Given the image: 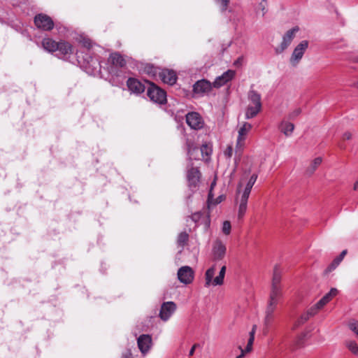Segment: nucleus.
<instances>
[{
	"instance_id": "nucleus-40",
	"label": "nucleus",
	"mask_w": 358,
	"mask_h": 358,
	"mask_svg": "<svg viewBox=\"0 0 358 358\" xmlns=\"http://www.w3.org/2000/svg\"><path fill=\"white\" fill-rule=\"evenodd\" d=\"M346 253H347V250L342 251V252L340 254V255L338 257H337L335 259V260L336 262H338V264H340L341 262V261L343 260V259L344 258V257L346 255Z\"/></svg>"
},
{
	"instance_id": "nucleus-43",
	"label": "nucleus",
	"mask_w": 358,
	"mask_h": 358,
	"mask_svg": "<svg viewBox=\"0 0 358 358\" xmlns=\"http://www.w3.org/2000/svg\"><path fill=\"white\" fill-rule=\"evenodd\" d=\"M200 216H201V213H194V215H192V220L194 222H197V220L199 219Z\"/></svg>"
},
{
	"instance_id": "nucleus-23",
	"label": "nucleus",
	"mask_w": 358,
	"mask_h": 358,
	"mask_svg": "<svg viewBox=\"0 0 358 358\" xmlns=\"http://www.w3.org/2000/svg\"><path fill=\"white\" fill-rule=\"evenodd\" d=\"M139 350L143 354H145L150 348L152 338L149 335L143 334L137 341Z\"/></svg>"
},
{
	"instance_id": "nucleus-48",
	"label": "nucleus",
	"mask_w": 358,
	"mask_h": 358,
	"mask_svg": "<svg viewBox=\"0 0 358 358\" xmlns=\"http://www.w3.org/2000/svg\"><path fill=\"white\" fill-rule=\"evenodd\" d=\"M260 6H262V11H263V15L265 14V11H264V6L262 5V3H260Z\"/></svg>"
},
{
	"instance_id": "nucleus-34",
	"label": "nucleus",
	"mask_w": 358,
	"mask_h": 358,
	"mask_svg": "<svg viewBox=\"0 0 358 358\" xmlns=\"http://www.w3.org/2000/svg\"><path fill=\"white\" fill-rule=\"evenodd\" d=\"M231 223L229 221H224L222 224V231L225 235H229L231 232Z\"/></svg>"
},
{
	"instance_id": "nucleus-8",
	"label": "nucleus",
	"mask_w": 358,
	"mask_h": 358,
	"mask_svg": "<svg viewBox=\"0 0 358 358\" xmlns=\"http://www.w3.org/2000/svg\"><path fill=\"white\" fill-rule=\"evenodd\" d=\"M308 47V41L303 40L301 41L294 49V51L289 59V62L293 66L298 65Z\"/></svg>"
},
{
	"instance_id": "nucleus-21",
	"label": "nucleus",
	"mask_w": 358,
	"mask_h": 358,
	"mask_svg": "<svg viewBox=\"0 0 358 358\" xmlns=\"http://www.w3.org/2000/svg\"><path fill=\"white\" fill-rule=\"evenodd\" d=\"M257 326L253 325L251 331H250V336L248 341L247 346L245 349L242 348L241 345L238 346V350H241V354L236 357V358H243L245 353L251 352L252 349V345L255 340V334L256 332Z\"/></svg>"
},
{
	"instance_id": "nucleus-6",
	"label": "nucleus",
	"mask_w": 358,
	"mask_h": 358,
	"mask_svg": "<svg viewBox=\"0 0 358 358\" xmlns=\"http://www.w3.org/2000/svg\"><path fill=\"white\" fill-rule=\"evenodd\" d=\"M147 95L150 99L158 104H164L166 102V93L153 83H149Z\"/></svg>"
},
{
	"instance_id": "nucleus-27",
	"label": "nucleus",
	"mask_w": 358,
	"mask_h": 358,
	"mask_svg": "<svg viewBox=\"0 0 358 358\" xmlns=\"http://www.w3.org/2000/svg\"><path fill=\"white\" fill-rule=\"evenodd\" d=\"M262 106L248 105L245 110V118L249 120L255 117L261 111Z\"/></svg>"
},
{
	"instance_id": "nucleus-49",
	"label": "nucleus",
	"mask_w": 358,
	"mask_h": 358,
	"mask_svg": "<svg viewBox=\"0 0 358 358\" xmlns=\"http://www.w3.org/2000/svg\"><path fill=\"white\" fill-rule=\"evenodd\" d=\"M210 224V221H208L207 223H206V226L208 227Z\"/></svg>"
},
{
	"instance_id": "nucleus-46",
	"label": "nucleus",
	"mask_w": 358,
	"mask_h": 358,
	"mask_svg": "<svg viewBox=\"0 0 358 358\" xmlns=\"http://www.w3.org/2000/svg\"><path fill=\"white\" fill-rule=\"evenodd\" d=\"M354 190H355V191L358 190V180L355 182Z\"/></svg>"
},
{
	"instance_id": "nucleus-9",
	"label": "nucleus",
	"mask_w": 358,
	"mask_h": 358,
	"mask_svg": "<svg viewBox=\"0 0 358 358\" xmlns=\"http://www.w3.org/2000/svg\"><path fill=\"white\" fill-rule=\"evenodd\" d=\"M299 27H294L291 29L288 30L284 34L280 45L275 49V52L277 54L282 53L285 50H286L288 48V46L291 44L292 41H293L295 34L299 31Z\"/></svg>"
},
{
	"instance_id": "nucleus-32",
	"label": "nucleus",
	"mask_w": 358,
	"mask_h": 358,
	"mask_svg": "<svg viewBox=\"0 0 358 358\" xmlns=\"http://www.w3.org/2000/svg\"><path fill=\"white\" fill-rule=\"evenodd\" d=\"M345 345L352 353L358 356V345L355 341H346Z\"/></svg>"
},
{
	"instance_id": "nucleus-10",
	"label": "nucleus",
	"mask_w": 358,
	"mask_h": 358,
	"mask_svg": "<svg viewBox=\"0 0 358 358\" xmlns=\"http://www.w3.org/2000/svg\"><path fill=\"white\" fill-rule=\"evenodd\" d=\"M201 173L198 168L192 167L187 170V180L189 188L195 191L200 182Z\"/></svg>"
},
{
	"instance_id": "nucleus-33",
	"label": "nucleus",
	"mask_w": 358,
	"mask_h": 358,
	"mask_svg": "<svg viewBox=\"0 0 358 358\" xmlns=\"http://www.w3.org/2000/svg\"><path fill=\"white\" fill-rule=\"evenodd\" d=\"M215 3L218 5L220 8L221 12H225L229 5L230 0H214Z\"/></svg>"
},
{
	"instance_id": "nucleus-50",
	"label": "nucleus",
	"mask_w": 358,
	"mask_h": 358,
	"mask_svg": "<svg viewBox=\"0 0 358 358\" xmlns=\"http://www.w3.org/2000/svg\"><path fill=\"white\" fill-rule=\"evenodd\" d=\"M339 146H340V148H344V147H343L342 145H340Z\"/></svg>"
},
{
	"instance_id": "nucleus-39",
	"label": "nucleus",
	"mask_w": 358,
	"mask_h": 358,
	"mask_svg": "<svg viewBox=\"0 0 358 358\" xmlns=\"http://www.w3.org/2000/svg\"><path fill=\"white\" fill-rule=\"evenodd\" d=\"M145 71L148 74H151L153 76H155L157 73V69L152 65L146 66Z\"/></svg>"
},
{
	"instance_id": "nucleus-12",
	"label": "nucleus",
	"mask_w": 358,
	"mask_h": 358,
	"mask_svg": "<svg viewBox=\"0 0 358 358\" xmlns=\"http://www.w3.org/2000/svg\"><path fill=\"white\" fill-rule=\"evenodd\" d=\"M177 275L179 281L185 285L190 284L194 278V272L189 266L180 267L178 271Z\"/></svg>"
},
{
	"instance_id": "nucleus-31",
	"label": "nucleus",
	"mask_w": 358,
	"mask_h": 358,
	"mask_svg": "<svg viewBox=\"0 0 358 358\" xmlns=\"http://www.w3.org/2000/svg\"><path fill=\"white\" fill-rule=\"evenodd\" d=\"M322 161V160L321 157H316L315 159H314L310 166L308 168L307 172L309 174L313 173L316 169L321 164Z\"/></svg>"
},
{
	"instance_id": "nucleus-17",
	"label": "nucleus",
	"mask_w": 358,
	"mask_h": 358,
	"mask_svg": "<svg viewBox=\"0 0 358 358\" xmlns=\"http://www.w3.org/2000/svg\"><path fill=\"white\" fill-rule=\"evenodd\" d=\"M235 71L234 70H227L224 73H223L221 76L217 77L214 82L213 83V87L215 88H219L225 84H227L229 81L231 80L235 76Z\"/></svg>"
},
{
	"instance_id": "nucleus-35",
	"label": "nucleus",
	"mask_w": 358,
	"mask_h": 358,
	"mask_svg": "<svg viewBox=\"0 0 358 358\" xmlns=\"http://www.w3.org/2000/svg\"><path fill=\"white\" fill-rule=\"evenodd\" d=\"M301 113V109L300 108H295L294 110L290 112L288 115V118L289 120H294L296 117H298Z\"/></svg>"
},
{
	"instance_id": "nucleus-11",
	"label": "nucleus",
	"mask_w": 358,
	"mask_h": 358,
	"mask_svg": "<svg viewBox=\"0 0 358 358\" xmlns=\"http://www.w3.org/2000/svg\"><path fill=\"white\" fill-rule=\"evenodd\" d=\"M56 52H57V55L59 58L67 59L74 52V49L73 45L68 41L60 40Z\"/></svg>"
},
{
	"instance_id": "nucleus-15",
	"label": "nucleus",
	"mask_w": 358,
	"mask_h": 358,
	"mask_svg": "<svg viewBox=\"0 0 358 358\" xmlns=\"http://www.w3.org/2000/svg\"><path fill=\"white\" fill-rule=\"evenodd\" d=\"M176 310V305L173 301L162 303L159 311V317L164 322L167 321Z\"/></svg>"
},
{
	"instance_id": "nucleus-37",
	"label": "nucleus",
	"mask_w": 358,
	"mask_h": 358,
	"mask_svg": "<svg viewBox=\"0 0 358 358\" xmlns=\"http://www.w3.org/2000/svg\"><path fill=\"white\" fill-rule=\"evenodd\" d=\"M339 265V264L338 263V262H336L335 259L333 261V262L326 268L325 270V273H329L330 272H331L332 271H334L338 266Z\"/></svg>"
},
{
	"instance_id": "nucleus-20",
	"label": "nucleus",
	"mask_w": 358,
	"mask_h": 358,
	"mask_svg": "<svg viewBox=\"0 0 358 358\" xmlns=\"http://www.w3.org/2000/svg\"><path fill=\"white\" fill-rule=\"evenodd\" d=\"M159 78L163 83L173 85L177 80V76L174 71L163 69L159 73Z\"/></svg>"
},
{
	"instance_id": "nucleus-51",
	"label": "nucleus",
	"mask_w": 358,
	"mask_h": 358,
	"mask_svg": "<svg viewBox=\"0 0 358 358\" xmlns=\"http://www.w3.org/2000/svg\"><path fill=\"white\" fill-rule=\"evenodd\" d=\"M357 87H358V83H357Z\"/></svg>"
},
{
	"instance_id": "nucleus-24",
	"label": "nucleus",
	"mask_w": 358,
	"mask_h": 358,
	"mask_svg": "<svg viewBox=\"0 0 358 358\" xmlns=\"http://www.w3.org/2000/svg\"><path fill=\"white\" fill-rule=\"evenodd\" d=\"M58 43L59 41H55L50 38H45L42 41L43 48L49 52H56L57 49H58Z\"/></svg>"
},
{
	"instance_id": "nucleus-13",
	"label": "nucleus",
	"mask_w": 358,
	"mask_h": 358,
	"mask_svg": "<svg viewBox=\"0 0 358 358\" xmlns=\"http://www.w3.org/2000/svg\"><path fill=\"white\" fill-rule=\"evenodd\" d=\"M227 252L225 244L219 238L216 239L212 247L213 259L215 261H219L224 259Z\"/></svg>"
},
{
	"instance_id": "nucleus-7",
	"label": "nucleus",
	"mask_w": 358,
	"mask_h": 358,
	"mask_svg": "<svg viewBox=\"0 0 358 358\" xmlns=\"http://www.w3.org/2000/svg\"><path fill=\"white\" fill-rule=\"evenodd\" d=\"M34 24L42 31H51L54 28V22L52 19L46 14L39 13L34 17Z\"/></svg>"
},
{
	"instance_id": "nucleus-5",
	"label": "nucleus",
	"mask_w": 358,
	"mask_h": 358,
	"mask_svg": "<svg viewBox=\"0 0 358 358\" xmlns=\"http://www.w3.org/2000/svg\"><path fill=\"white\" fill-rule=\"evenodd\" d=\"M251 129L252 124L245 122L243 123V124L238 131V137L236 145L235 153L236 156H237L239 159L242 155L248 134L250 131Z\"/></svg>"
},
{
	"instance_id": "nucleus-41",
	"label": "nucleus",
	"mask_w": 358,
	"mask_h": 358,
	"mask_svg": "<svg viewBox=\"0 0 358 358\" xmlns=\"http://www.w3.org/2000/svg\"><path fill=\"white\" fill-rule=\"evenodd\" d=\"M352 138V134L350 131H346L343 135V140H350Z\"/></svg>"
},
{
	"instance_id": "nucleus-16",
	"label": "nucleus",
	"mask_w": 358,
	"mask_h": 358,
	"mask_svg": "<svg viewBox=\"0 0 358 358\" xmlns=\"http://www.w3.org/2000/svg\"><path fill=\"white\" fill-rule=\"evenodd\" d=\"M213 85L207 80L202 79L196 81L193 85V92L194 94L203 96L205 94L211 91Z\"/></svg>"
},
{
	"instance_id": "nucleus-38",
	"label": "nucleus",
	"mask_w": 358,
	"mask_h": 358,
	"mask_svg": "<svg viewBox=\"0 0 358 358\" xmlns=\"http://www.w3.org/2000/svg\"><path fill=\"white\" fill-rule=\"evenodd\" d=\"M224 155L227 158H231L233 155V147L231 145H229L224 152Z\"/></svg>"
},
{
	"instance_id": "nucleus-29",
	"label": "nucleus",
	"mask_w": 358,
	"mask_h": 358,
	"mask_svg": "<svg viewBox=\"0 0 358 358\" xmlns=\"http://www.w3.org/2000/svg\"><path fill=\"white\" fill-rule=\"evenodd\" d=\"M315 312L310 309L307 313H303L294 324L293 329H296L309 320L310 317L314 315Z\"/></svg>"
},
{
	"instance_id": "nucleus-18",
	"label": "nucleus",
	"mask_w": 358,
	"mask_h": 358,
	"mask_svg": "<svg viewBox=\"0 0 358 358\" xmlns=\"http://www.w3.org/2000/svg\"><path fill=\"white\" fill-rule=\"evenodd\" d=\"M127 86L129 90L134 94H140L145 90L143 83L134 78H129L127 81Z\"/></svg>"
},
{
	"instance_id": "nucleus-47",
	"label": "nucleus",
	"mask_w": 358,
	"mask_h": 358,
	"mask_svg": "<svg viewBox=\"0 0 358 358\" xmlns=\"http://www.w3.org/2000/svg\"><path fill=\"white\" fill-rule=\"evenodd\" d=\"M217 200H218V201H217V203H220V202H221V201H222V196H219V197H218V199H217Z\"/></svg>"
},
{
	"instance_id": "nucleus-19",
	"label": "nucleus",
	"mask_w": 358,
	"mask_h": 358,
	"mask_svg": "<svg viewBox=\"0 0 358 358\" xmlns=\"http://www.w3.org/2000/svg\"><path fill=\"white\" fill-rule=\"evenodd\" d=\"M338 294V290L336 288H331L330 291L326 294L316 304H315L310 309H313L315 313L328 302H329L334 296Z\"/></svg>"
},
{
	"instance_id": "nucleus-26",
	"label": "nucleus",
	"mask_w": 358,
	"mask_h": 358,
	"mask_svg": "<svg viewBox=\"0 0 358 358\" xmlns=\"http://www.w3.org/2000/svg\"><path fill=\"white\" fill-rule=\"evenodd\" d=\"M278 304L271 303L268 301L267 307L266 309V315H265V323L266 324H270L273 320V313L276 309Z\"/></svg>"
},
{
	"instance_id": "nucleus-22",
	"label": "nucleus",
	"mask_w": 358,
	"mask_h": 358,
	"mask_svg": "<svg viewBox=\"0 0 358 358\" xmlns=\"http://www.w3.org/2000/svg\"><path fill=\"white\" fill-rule=\"evenodd\" d=\"M108 62L111 64L113 67L122 68L126 66L127 62L124 57L118 52H113L110 55Z\"/></svg>"
},
{
	"instance_id": "nucleus-14",
	"label": "nucleus",
	"mask_w": 358,
	"mask_h": 358,
	"mask_svg": "<svg viewBox=\"0 0 358 358\" xmlns=\"http://www.w3.org/2000/svg\"><path fill=\"white\" fill-rule=\"evenodd\" d=\"M186 122L188 126L195 130L203 128L204 122L201 116L196 112H190L186 115Z\"/></svg>"
},
{
	"instance_id": "nucleus-1",
	"label": "nucleus",
	"mask_w": 358,
	"mask_h": 358,
	"mask_svg": "<svg viewBox=\"0 0 358 358\" xmlns=\"http://www.w3.org/2000/svg\"><path fill=\"white\" fill-rule=\"evenodd\" d=\"M257 179V175L254 173L248 181L244 189L242 191V184L239 182L236 190V201L239 202L238 218L242 219L247 210L248 200L251 192V189Z\"/></svg>"
},
{
	"instance_id": "nucleus-45",
	"label": "nucleus",
	"mask_w": 358,
	"mask_h": 358,
	"mask_svg": "<svg viewBox=\"0 0 358 358\" xmlns=\"http://www.w3.org/2000/svg\"><path fill=\"white\" fill-rule=\"evenodd\" d=\"M215 185V181L214 180L212 183H211V185H210V192H209V194H208V196L210 197L212 196V189L213 188V187Z\"/></svg>"
},
{
	"instance_id": "nucleus-28",
	"label": "nucleus",
	"mask_w": 358,
	"mask_h": 358,
	"mask_svg": "<svg viewBox=\"0 0 358 358\" xmlns=\"http://www.w3.org/2000/svg\"><path fill=\"white\" fill-rule=\"evenodd\" d=\"M294 129V125L291 122L283 120L280 123V129L287 136H289L292 134Z\"/></svg>"
},
{
	"instance_id": "nucleus-4",
	"label": "nucleus",
	"mask_w": 358,
	"mask_h": 358,
	"mask_svg": "<svg viewBox=\"0 0 358 358\" xmlns=\"http://www.w3.org/2000/svg\"><path fill=\"white\" fill-rule=\"evenodd\" d=\"M186 145L187 154L189 156V158L192 159H197V155L194 154L200 152L203 159L208 161L212 153V148L208 144H203L200 148H198L194 145L192 141L187 139L186 141Z\"/></svg>"
},
{
	"instance_id": "nucleus-44",
	"label": "nucleus",
	"mask_w": 358,
	"mask_h": 358,
	"mask_svg": "<svg viewBox=\"0 0 358 358\" xmlns=\"http://www.w3.org/2000/svg\"><path fill=\"white\" fill-rule=\"evenodd\" d=\"M122 358H132L131 353L127 351L122 355Z\"/></svg>"
},
{
	"instance_id": "nucleus-36",
	"label": "nucleus",
	"mask_w": 358,
	"mask_h": 358,
	"mask_svg": "<svg viewBox=\"0 0 358 358\" xmlns=\"http://www.w3.org/2000/svg\"><path fill=\"white\" fill-rule=\"evenodd\" d=\"M79 42L84 48H86L88 50L92 48V41L89 38H83Z\"/></svg>"
},
{
	"instance_id": "nucleus-30",
	"label": "nucleus",
	"mask_w": 358,
	"mask_h": 358,
	"mask_svg": "<svg viewBox=\"0 0 358 358\" xmlns=\"http://www.w3.org/2000/svg\"><path fill=\"white\" fill-rule=\"evenodd\" d=\"M189 240V235L187 232L182 231L179 234L177 239L178 244L183 247L185 246Z\"/></svg>"
},
{
	"instance_id": "nucleus-42",
	"label": "nucleus",
	"mask_w": 358,
	"mask_h": 358,
	"mask_svg": "<svg viewBox=\"0 0 358 358\" xmlns=\"http://www.w3.org/2000/svg\"><path fill=\"white\" fill-rule=\"evenodd\" d=\"M198 347H199V344H198V343H195L194 345H193V346L192 347V348L190 349V350L189 352V356H192L194 353L196 348Z\"/></svg>"
},
{
	"instance_id": "nucleus-2",
	"label": "nucleus",
	"mask_w": 358,
	"mask_h": 358,
	"mask_svg": "<svg viewBox=\"0 0 358 358\" xmlns=\"http://www.w3.org/2000/svg\"><path fill=\"white\" fill-rule=\"evenodd\" d=\"M282 271L278 265L273 268L271 291L269 293L268 302L278 304L282 297V287L281 285Z\"/></svg>"
},
{
	"instance_id": "nucleus-3",
	"label": "nucleus",
	"mask_w": 358,
	"mask_h": 358,
	"mask_svg": "<svg viewBox=\"0 0 358 358\" xmlns=\"http://www.w3.org/2000/svg\"><path fill=\"white\" fill-rule=\"evenodd\" d=\"M227 267L225 265L222 266L220 268L219 275L214 277L216 271V265H213L209 268L205 273V287H208L211 285L217 286L222 285L224 282V278L226 273Z\"/></svg>"
},
{
	"instance_id": "nucleus-25",
	"label": "nucleus",
	"mask_w": 358,
	"mask_h": 358,
	"mask_svg": "<svg viewBox=\"0 0 358 358\" xmlns=\"http://www.w3.org/2000/svg\"><path fill=\"white\" fill-rule=\"evenodd\" d=\"M248 105L262 106L261 101V95L255 90H250L248 92Z\"/></svg>"
}]
</instances>
